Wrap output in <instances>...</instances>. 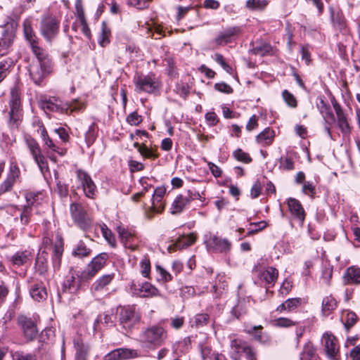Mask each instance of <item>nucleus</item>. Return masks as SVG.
Listing matches in <instances>:
<instances>
[{
  "mask_svg": "<svg viewBox=\"0 0 360 360\" xmlns=\"http://www.w3.org/2000/svg\"><path fill=\"white\" fill-rule=\"evenodd\" d=\"M243 354L247 360H257L256 350L249 344L247 345Z\"/></svg>",
  "mask_w": 360,
  "mask_h": 360,
  "instance_id": "e2e57ef3",
  "label": "nucleus"
},
{
  "mask_svg": "<svg viewBox=\"0 0 360 360\" xmlns=\"http://www.w3.org/2000/svg\"><path fill=\"white\" fill-rule=\"evenodd\" d=\"M247 313L248 309L245 304L242 302H238L231 310V314L238 319L247 314Z\"/></svg>",
  "mask_w": 360,
  "mask_h": 360,
  "instance_id": "49530a36",
  "label": "nucleus"
},
{
  "mask_svg": "<svg viewBox=\"0 0 360 360\" xmlns=\"http://www.w3.org/2000/svg\"><path fill=\"white\" fill-rule=\"evenodd\" d=\"M75 9H76V15L79 20V22H84L85 15L84 11L83 9L82 1V0H76L75 2Z\"/></svg>",
  "mask_w": 360,
  "mask_h": 360,
  "instance_id": "13d9d810",
  "label": "nucleus"
},
{
  "mask_svg": "<svg viewBox=\"0 0 360 360\" xmlns=\"http://www.w3.org/2000/svg\"><path fill=\"white\" fill-rule=\"evenodd\" d=\"M233 156L238 161L245 163H249L252 161V158H250V156L247 153L244 152L243 150L240 148L237 149L233 152Z\"/></svg>",
  "mask_w": 360,
  "mask_h": 360,
  "instance_id": "6e6d98bb",
  "label": "nucleus"
},
{
  "mask_svg": "<svg viewBox=\"0 0 360 360\" xmlns=\"http://www.w3.org/2000/svg\"><path fill=\"white\" fill-rule=\"evenodd\" d=\"M283 98L287 105L291 108H295L297 105L295 97L288 90H284L282 93Z\"/></svg>",
  "mask_w": 360,
  "mask_h": 360,
  "instance_id": "4d7b16f0",
  "label": "nucleus"
},
{
  "mask_svg": "<svg viewBox=\"0 0 360 360\" xmlns=\"http://www.w3.org/2000/svg\"><path fill=\"white\" fill-rule=\"evenodd\" d=\"M279 162V167L283 170L289 171L294 169V162L290 157H281Z\"/></svg>",
  "mask_w": 360,
  "mask_h": 360,
  "instance_id": "3c124183",
  "label": "nucleus"
},
{
  "mask_svg": "<svg viewBox=\"0 0 360 360\" xmlns=\"http://www.w3.org/2000/svg\"><path fill=\"white\" fill-rule=\"evenodd\" d=\"M59 20L54 16L47 15L41 19V34L47 41H51L58 34Z\"/></svg>",
  "mask_w": 360,
  "mask_h": 360,
  "instance_id": "0eeeda50",
  "label": "nucleus"
},
{
  "mask_svg": "<svg viewBox=\"0 0 360 360\" xmlns=\"http://www.w3.org/2000/svg\"><path fill=\"white\" fill-rule=\"evenodd\" d=\"M200 197L199 193L194 190H188L186 194L177 195L172 205L171 213L173 214L181 213L192 200Z\"/></svg>",
  "mask_w": 360,
  "mask_h": 360,
  "instance_id": "6e6552de",
  "label": "nucleus"
},
{
  "mask_svg": "<svg viewBox=\"0 0 360 360\" xmlns=\"http://www.w3.org/2000/svg\"><path fill=\"white\" fill-rule=\"evenodd\" d=\"M344 279L346 284H359L360 269L354 266L349 267L344 274Z\"/></svg>",
  "mask_w": 360,
  "mask_h": 360,
  "instance_id": "c756f323",
  "label": "nucleus"
},
{
  "mask_svg": "<svg viewBox=\"0 0 360 360\" xmlns=\"http://www.w3.org/2000/svg\"><path fill=\"white\" fill-rule=\"evenodd\" d=\"M248 343L240 339H233L230 343V356L233 360H240Z\"/></svg>",
  "mask_w": 360,
  "mask_h": 360,
  "instance_id": "a878e982",
  "label": "nucleus"
},
{
  "mask_svg": "<svg viewBox=\"0 0 360 360\" xmlns=\"http://www.w3.org/2000/svg\"><path fill=\"white\" fill-rule=\"evenodd\" d=\"M205 244L208 250L218 252H226L230 250L231 243L226 238H220L214 234L205 236Z\"/></svg>",
  "mask_w": 360,
  "mask_h": 360,
  "instance_id": "9b49d317",
  "label": "nucleus"
},
{
  "mask_svg": "<svg viewBox=\"0 0 360 360\" xmlns=\"http://www.w3.org/2000/svg\"><path fill=\"white\" fill-rule=\"evenodd\" d=\"M119 319L124 329L130 330L140 321L141 315L135 305H127L121 308Z\"/></svg>",
  "mask_w": 360,
  "mask_h": 360,
  "instance_id": "20e7f679",
  "label": "nucleus"
},
{
  "mask_svg": "<svg viewBox=\"0 0 360 360\" xmlns=\"http://www.w3.org/2000/svg\"><path fill=\"white\" fill-rule=\"evenodd\" d=\"M287 204L292 216L302 225L305 219L306 214L300 201L295 198H290L287 200Z\"/></svg>",
  "mask_w": 360,
  "mask_h": 360,
  "instance_id": "5701e85b",
  "label": "nucleus"
},
{
  "mask_svg": "<svg viewBox=\"0 0 360 360\" xmlns=\"http://www.w3.org/2000/svg\"><path fill=\"white\" fill-rule=\"evenodd\" d=\"M14 36L11 33H5L0 38V56L8 53L11 46L13 44Z\"/></svg>",
  "mask_w": 360,
  "mask_h": 360,
  "instance_id": "c9c22d12",
  "label": "nucleus"
},
{
  "mask_svg": "<svg viewBox=\"0 0 360 360\" xmlns=\"http://www.w3.org/2000/svg\"><path fill=\"white\" fill-rule=\"evenodd\" d=\"M11 58H5L0 61V83L6 78L13 65Z\"/></svg>",
  "mask_w": 360,
  "mask_h": 360,
  "instance_id": "79ce46f5",
  "label": "nucleus"
},
{
  "mask_svg": "<svg viewBox=\"0 0 360 360\" xmlns=\"http://www.w3.org/2000/svg\"><path fill=\"white\" fill-rule=\"evenodd\" d=\"M9 121L8 124L11 128H18L22 117V106L20 97V93L17 88L14 87L11 90V98L9 101Z\"/></svg>",
  "mask_w": 360,
  "mask_h": 360,
  "instance_id": "f03ea898",
  "label": "nucleus"
},
{
  "mask_svg": "<svg viewBox=\"0 0 360 360\" xmlns=\"http://www.w3.org/2000/svg\"><path fill=\"white\" fill-rule=\"evenodd\" d=\"M25 141L30 153L32 154L34 161L40 168L41 171L43 172L44 169H47V163L44 156L41 153V150L38 142L30 136L27 137Z\"/></svg>",
  "mask_w": 360,
  "mask_h": 360,
  "instance_id": "2eb2a0df",
  "label": "nucleus"
},
{
  "mask_svg": "<svg viewBox=\"0 0 360 360\" xmlns=\"http://www.w3.org/2000/svg\"><path fill=\"white\" fill-rule=\"evenodd\" d=\"M332 105L337 116V124L340 130L345 136L349 135L352 131V127L349 122L347 114L335 98L332 100Z\"/></svg>",
  "mask_w": 360,
  "mask_h": 360,
  "instance_id": "4468645a",
  "label": "nucleus"
},
{
  "mask_svg": "<svg viewBox=\"0 0 360 360\" xmlns=\"http://www.w3.org/2000/svg\"><path fill=\"white\" fill-rule=\"evenodd\" d=\"M114 278V274H105L98 278L91 285L92 292H101L105 290L106 287Z\"/></svg>",
  "mask_w": 360,
  "mask_h": 360,
  "instance_id": "c85d7f7f",
  "label": "nucleus"
},
{
  "mask_svg": "<svg viewBox=\"0 0 360 360\" xmlns=\"http://www.w3.org/2000/svg\"><path fill=\"white\" fill-rule=\"evenodd\" d=\"M128 4L138 10L147 9L152 0H127Z\"/></svg>",
  "mask_w": 360,
  "mask_h": 360,
  "instance_id": "8fccbe9b",
  "label": "nucleus"
},
{
  "mask_svg": "<svg viewBox=\"0 0 360 360\" xmlns=\"http://www.w3.org/2000/svg\"><path fill=\"white\" fill-rule=\"evenodd\" d=\"M77 177L82 186L85 195L94 199L96 195V186L91 177L84 171L79 169L77 171Z\"/></svg>",
  "mask_w": 360,
  "mask_h": 360,
  "instance_id": "f8f14e48",
  "label": "nucleus"
},
{
  "mask_svg": "<svg viewBox=\"0 0 360 360\" xmlns=\"http://www.w3.org/2000/svg\"><path fill=\"white\" fill-rule=\"evenodd\" d=\"M140 272L141 275L147 278H150V262L148 255L143 256L140 262Z\"/></svg>",
  "mask_w": 360,
  "mask_h": 360,
  "instance_id": "c03bdc74",
  "label": "nucleus"
},
{
  "mask_svg": "<svg viewBox=\"0 0 360 360\" xmlns=\"http://www.w3.org/2000/svg\"><path fill=\"white\" fill-rule=\"evenodd\" d=\"M131 290L133 294L140 297H153L160 295L158 289L149 282L136 285L132 283Z\"/></svg>",
  "mask_w": 360,
  "mask_h": 360,
  "instance_id": "dca6fc26",
  "label": "nucleus"
},
{
  "mask_svg": "<svg viewBox=\"0 0 360 360\" xmlns=\"http://www.w3.org/2000/svg\"><path fill=\"white\" fill-rule=\"evenodd\" d=\"M167 337V331L162 327L156 326L147 328L141 336L142 341L154 347L162 345Z\"/></svg>",
  "mask_w": 360,
  "mask_h": 360,
  "instance_id": "39448f33",
  "label": "nucleus"
},
{
  "mask_svg": "<svg viewBox=\"0 0 360 360\" xmlns=\"http://www.w3.org/2000/svg\"><path fill=\"white\" fill-rule=\"evenodd\" d=\"M337 307V301L332 296H326L322 301V312L324 315H329Z\"/></svg>",
  "mask_w": 360,
  "mask_h": 360,
  "instance_id": "58836bf2",
  "label": "nucleus"
},
{
  "mask_svg": "<svg viewBox=\"0 0 360 360\" xmlns=\"http://www.w3.org/2000/svg\"><path fill=\"white\" fill-rule=\"evenodd\" d=\"M13 359L14 360H37L35 355L20 352H15Z\"/></svg>",
  "mask_w": 360,
  "mask_h": 360,
  "instance_id": "0e129e2a",
  "label": "nucleus"
},
{
  "mask_svg": "<svg viewBox=\"0 0 360 360\" xmlns=\"http://www.w3.org/2000/svg\"><path fill=\"white\" fill-rule=\"evenodd\" d=\"M155 269L160 276V280L164 282H169L172 280V276L160 265H156Z\"/></svg>",
  "mask_w": 360,
  "mask_h": 360,
  "instance_id": "bf43d9fd",
  "label": "nucleus"
},
{
  "mask_svg": "<svg viewBox=\"0 0 360 360\" xmlns=\"http://www.w3.org/2000/svg\"><path fill=\"white\" fill-rule=\"evenodd\" d=\"M205 120L210 126H215L219 122V118L214 112H208L205 114Z\"/></svg>",
  "mask_w": 360,
  "mask_h": 360,
  "instance_id": "338daca9",
  "label": "nucleus"
},
{
  "mask_svg": "<svg viewBox=\"0 0 360 360\" xmlns=\"http://www.w3.org/2000/svg\"><path fill=\"white\" fill-rule=\"evenodd\" d=\"M108 257V255L105 252H102L96 256L87 266L81 272L79 276L80 280L85 281L92 278L101 269L104 267Z\"/></svg>",
  "mask_w": 360,
  "mask_h": 360,
  "instance_id": "7ed1b4c3",
  "label": "nucleus"
},
{
  "mask_svg": "<svg viewBox=\"0 0 360 360\" xmlns=\"http://www.w3.org/2000/svg\"><path fill=\"white\" fill-rule=\"evenodd\" d=\"M36 269L40 275H44L48 270L47 262L37 258L36 261Z\"/></svg>",
  "mask_w": 360,
  "mask_h": 360,
  "instance_id": "69168bd1",
  "label": "nucleus"
},
{
  "mask_svg": "<svg viewBox=\"0 0 360 360\" xmlns=\"http://www.w3.org/2000/svg\"><path fill=\"white\" fill-rule=\"evenodd\" d=\"M53 63L44 66L43 63L32 62L29 67V73L32 81L39 84L52 72Z\"/></svg>",
  "mask_w": 360,
  "mask_h": 360,
  "instance_id": "9d476101",
  "label": "nucleus"
},
{
  "mask_svg": "<svg viewBox=\"0 0 360 360\" xmlns=\"http://www.w3.org/2000/svg\"><path fill=\"white\" fill-rule=\"evenodd\" d=\"M340 320L345 328L348 330L353 327L358 320L356 314L349 310L342 311Z\"/></svg>",
  "mask_w": 360,
  "mask_h": 360,
  "instance_id": "72a5a7b5",
  "label": "nucleus"
},
{
  "mask_svg": "<svg viewBox=\"0 0 360 360\" xmlns=\"http://www.w3.org/2000/svg\"><path fill=\"white\" fill-rule=\"evenodd\" d=\"M38 132L40 133L41 138L44 142V146L46 149L51 152H54L60 156H63L66 154L67 150L64 148L60 147L53 142V141L49 137L45 127L41 122L39 123Z\"/></svg>",
  "mask_w": 360,
  "mask_h": 360,
  "instance_id": "f3484780",
  "label": "nucleus"
},
{
  "mask_svg": "<svg viewBox=\"0 0 360 360\" xmlns=\"http://www.w3.org/2000/svg\"><path fill=\"white\" fill-rule=\"evenodd\" d=\"M278 272L276 268L268 266L260 274V279L264 281L266 283H274L278 278Z\"/></svg>",
  "mask_w": 360,
  "mask_h": 360,
  "instance_id": "e433bc0d",
  "label": "nucleus"
},
{
  "mask_svg": "<svg viewBox=\"0 0 360 360\" xmlns=\"http://www.w3.org/2000/svg\"><path fill=\"white\" fill-rule=\"evenodd\" d=\"M70 210L73 221L80 229L85 231L91 226L92 219L82 204L72 203Z\"/></svg>",
  "mask_w": 360,
  "mask_h": 360,
  "instance_id": "423d86ee",
  "label": "nucleus"
},
{
  "mask_svg": "<svg viewBox=\"0 0 360 360\" xmlns=\"http://www.w3.org/2000/svg\"><path fill=\"white\" fill-rule=\"evenodd\" d=\"M117 233L121 242L126 248L135 250L138 246V238L134 231H130L123 226L117 227Z\"/></svg>",
  "mask_w": 360,
  "mask_h": 360,
  "instance_id": "a211bd4d",
  "label": "nucleus"
},
{
  "mask_svg": "<svg viewBox=\"0 0 360 360\" xmlns=\"http://www.w3.org/2000/svg\"><path fill=\"white\" fill-rule=\"evenodd\" d=\"M119 353L120 360H125L137 356V352L134 349L128 348H119L117 349Z\"/></svg>",
  "mask_w": 360,
  "mask_h": 360,
  "instance_id": "09e8293b",
  "label": "nucleus"
},
{
  "mask_svg": "<svg viewBox=\"0 0 360 360\" xmlns=\"http://www.w3.org/2000/svg\"><path fill=\"white\" fill-rule=\"evenodd\" d=\"M196 240V234L191 233L188 235H184L179 236L175 243L170 245L167 250L169 252L176 251V250H181L193 245Z\"/></svg>",
  "mask_w": 360,
  "mask_h": 360,
  "instance_id": "b1692460",
  "label": "nucleus"
},
{
  "mask_svg": "<svg viewBox=\"0 0 360 360\" xmlns=\"http://www.w3.org/2000/svg\"><path fill=\"white\" fill-rule=\"evenodd\" d=\"M41 193H30L26 195L27 205L25 206L24 210L20 214V220L23 224H28L32 207L39 204L38 200L39 198L41 199Z\"/></svg>",
  "mask_w": 360,
  "mask_h": 360,
  "instance_id": "6ab92c4d",
  "label": "nucleus"
},
{
  "mask_svg": "<svg viewBox=\"0 0 360 360\" xmlns=\"http://www.w3.org/2000/svg\"><path fill=\"white\" fill-rule=\"evenodd\" d=\"M266 222L261 221L259 222H254L250 224V227L248 229V235L255 234L266 227Z\"/></svg>",
  "mask_w": 360,
  "mask_h": 360,
  "instance_id": "603ef678",
  "label": "nucleus"
},
{
  "mask_svg": "<svg viewBox=\"0 0 360 360\" xmlns=\"http://www.w3.org/2000/svg\"><path fill=\"white\" fill-rule=\"evenodd\" d=\"M243 327V331L248 335H252L255 341L262 344H267L270 342V337L262 332V326H250L248 323H245Z\"/></svg>",
  "mask_w": 360,
  "mask_h": 360,
  "instance_id": "4be33fe9",
  "label": "nucleus"
},
{
  "mask_svg": "<svg viewBox=\"0 0 360 360\" xmlns=\"http://www.w3.org/2000/svg\"><path fill=\"white\" fill-rule=\"evenodd\" d=\"M274 136V131L267 127L257 136L256 141L262 146H269L272 143Z\"/></svg>",
  "mask_w": 360,
  "mask_h": 360,
  "instance_id": "2f4dec72",
  "label": "nucleus"
},
{
  "mask_svg": "<svg viewBox=\"0 0 360 360\" xmlns=\"http://www.w3.org/2000/svg\"><path fill=\"white\" fill-rule=\"evenodd\" d=\"M18 323L21 326L24 336L25 338L30 341L35 338L38 330L34 321L25 316L18 317Z\"/></svg>",
  "mask_w": 360,
  "mask_h": 360,
  "instance_id": "aec40b11",
  "label": "nucleus"
},
{
  "mask_svg": "<svg viewBox=\"0 0 360 360\" xmlns=\"http://www.w3.org/2000/svg\"><path fill=\"white\" fill-rule=\"evenodd\" d=\"M240 33V27H229L219 34V35L215 39V42L218 45H225L231 42L234 39L235 37L238 35Z\"/></svg>",
  "mask_w": 360,
  "mask_h": 360,
  "instance_id": "393cba45",
  "label": "nucleus"
},
{
  "mask_svg": "<svg viewBox=\"0 0 360 360\" xmlns=\"http://www.w3.org/2000/svg\"><path fill=\"white\" fill-rule=\"evenodd\" d=\"M301 360H318L316 349L311 344L305 345L303 352L300 354Z\"/></svg>",
  "mask_w": 360,
  "mask_h": 360,
  "instance_id": "ea45409f",
  "label": "nucleus"
},
{
  "mask_svg": "<svg viewBox=\"0 0 360 360\" xmlns=\"http://www.w3.org/2000/svg\"><path fill=\"white\" fill-rule=\"evenodd\" d=\"M32 53L35 56L37 60L33 62L43 63L44 66L47 64L53 63L47 51L38 45V43L30 45Z\"/></svg>",
  "mask_w": 360,
  "mask_h": 360,
  "instance_id": "bb28decb",
  "label": "nucleus"
},
{
  "mask_svg": "<svg viewBox=\"0 0 360 360\" xmlns=\"http://www.w3.org/2000/svg\"><path fill=\"white\" fill-rule=\"evenodd\" d=\"M210 320V316L207 314L202 313L196 314L192 321L191 326L195 328H200L206 326Z\"/></svg>",
  "mask_w": 360,
  "mask_h": 360,
  "instance_id": "a19ab883",
  "label": "nucleus"
},
{
  "mask_svg": "<svg viewBox=\"0 0 360 360\" xmlns=\"http://www.w3.org/2000/svg\"><path fill=\"white\" fill-rule=\"evenodd\" d=\"M316 107L322 115L323 119L327 122H335V116L330 109V107L328 103H326V102H325L323 96H320L317 98Z\"/></svg>",
  "mask_w": 360,
  "mask_h": 360,
  "instance_id": "cd10ccee",
  "label": "nucleus"
},
{
  "mask_svg": "<svg viewBox=\"0 0 360 360\" xmlns=\"http://www.w3.org/2000/svg\"><path fill=\"white\" fill-rule=\"evenodd\" d=\"M268 4L267 0H248L246 7L252 11H262L267 6Z\"/></svg>",
  "mask_w": 360,
  "mask_h": 360,
  "instance_id": "37998d69",
  "label": "nucleus"
},
{
  "mask_svg": "<svg viewBox=\"0 0 360 360\" xmlns=\"http://www.w3.org/2000/svg\"><path fill=\"white\" fill-rule=\"evenodd\" d=\"M135 91L138 93L153 94L160 85L158 78L153 73L138 74L134 77Z\"/></svg>",
  "mask_w": 360,
  "mask_h": 360,
  "instance_id": "f257e3e1",
  "label": "nucleus"
},
{
  "mask_svg": "<svg viewBox=\"0 0 360 360\" xmlns=\"http://www.w3.org/2000/svg\"><path fill=\"white\" fill-rule=\"evenodd\" d=\"M139 152L145 158L155 159L158 158V155L154 153L150 150L146 145L143 144L139 147Z\"/></svg>",
  "mask_w": 360,
  "mask_h": 360,
  "instance_id": "680f3d73",
  "label": "nucleus"
},
{
  "mask_svg": "<svg viewBox=\"0 0 360 360\" xmlns=\"http://www.w3.org/2000/svg\"><path fill=\"white\" fill-rule=\"evenodd\" d=\"M91 250L83 242L80 241L74 250L73 255L79 257H84L88 256Z\"/></svg>",
  "mask_w": 360,
  "mask_h": 360,
  "instance_id": "de8ad7c7",
  "label": "nucleus"
},
{
  "mask_svg": "<svg viewBox=\"0 0 360 360\" xmlns=\"http://www.w3.org/2000/svg\"><path fill=\"white\" fill-rule=\"evenodd\" d=\"M101 229L104 238L110 246L115 248L116 246V240L111 230L105 224H103Z\"/></svg>",
  "mask_w": 360,
  "mask_h": 360,
  "instance_id": "a18cd8bd",
  "label": "nucleus"
},
{
  "mask_svg": "<svg viewBox=\"0 0 360 360\" xmlns=\"http://www.w3.org/2000/svg\"><path fill=\"white\" fill-rule=\"evenodd\" d=\"M321 341L328 358L330 360H338L340 356L338 339L333 334L326 333L323 335Z\"/></svg>",
  "mask_w": 360,
  "mask_h": 360,
  "instance_id": "1a4fd4ad",
  "label": "nucleus"
},
{
  "mask_svg": "<svg viewBox=\"0 0 360 360\" xmlns=\"http://www.w3.org/2000/svg\"><path fill=\"white\" fill-rule=\"evenodd\" d=\"M23 31L24 34L27 40L29 41L30 45H32L33 44L38 43V38L35 35L32 27L31 20L29 19H26L23 22Z\"/></svg>",
  "mask_w": 360,
  "mask_h": 360,
  "instance_id": "4c0bfd02",
  "label": "nucleus"
},
{
  "mask_svg": "<svg viewBox=\"0 0 360 360\" xmlns=\"http://www.w3.org/2000/svg\"><path fill=\"white\" fill-rule=\"evenodd\" d=\"M127 122L130 125L137 126L142 122V117L136 112H133L127 117Z\"/></svg>",
  "mask_w": 360,
  "mask_h": 360,
  "instance_id": "052dcab7",
  "label": "nucleus"
},
{
  "mask_svg": "<svg viewBox=\"0 0 360 360\" xmlns=\"http://www.w3.org/2000/svg\"><path fill=\"white\" fill-rule=\"evenodd\" d=\"M151 210L154 212L161 213L165 210V202L162 198L153 196Z\"/></svg>",
  "mask_w": 360,
  "mask_h": 360,
  "instance_id": "864d4df0",
  "label": "nucleus"
},
{
  "mask_svg": "<svg viewBox=\"0 0 360 360\" xmlns=\"http://www.w3.org/2000/svg\"><path fill=\"white\" fill-rule=\"evenodd\" d=\"M30 293L31 297L38 302L46 300L47 297L46 288L42 284L39 283L33 284L30 287Z\"/></svg>",
  "mask_w": 360,
  "mask_h": 360,
  "instance_id": "473e14b6",
  "label": "nucleus"
},
{
  "mask_svg": "<svg viewBox=\"0 0 360 360\" xmlns=\"http://www.w3.org/2000/svg\"><path fill=\"white\" fill-rule=\"evenodd\" d=\"M20 170L15 162H11L6 179L0 184V193L11 191L15 183L20 180Z\"/></svg>",
  "mask_w": 360,
  "mask_h": 360,
  "instance_id": "ddd939ff",
  "label": "nucleus"
},
{
  "mask_svg": "<svg viewBox=\"0 0 360 360\" xmlns=\"http://www.w3.org/2000/svg\"><path fill=\"white\" fill-rule=\"evenodd\" d=\"M41 107L44 110L68 113V105L55 97L41 101Z\"/></svg>",
  "mask_w": 360,
  "mask_h": 360,
  "instance_id": "412c9836",
  "label": "nucleus"
},
{
  "mask_svg": "<svg viewBox=\"0 0 360 360\" xmlns=\"http://www.w3.org/2000/svg\"><path fill=\"white\" fill-rule=\"evenodd\" d=\"M75 360H86L89 347L80 338L74 340Z\"/></svg>",
  "mask_w": 360,
  "mask_h": 360,
  "instance_id": "7c9ffc66",
  "label": "nucleus"
},
{
  "mask_svg": "<svg viewBox=\"0 0 360 360\" xmlns=\"http://www.w3.org/2000/svg\"><path fill=\"white\" fill-rule=\"evenodd\" d=\"M63 252V247L62 245L61 242L58 244H56L53 247V264L54 266H60V257H61Z\"/></svg>",
  "mask_w": 360,
  "mask_h": 360,
  "instance_id": "5fc2aeb1",
  "label": "nucleus"
},
{
  "mask_svg": "<svg viewBox=\"0 0 360 360\" xmlns=\"http://www.w3.org/2000/svg\"><path fill=\"white\" fill-rule=\"evenodd\" d=\"M66 104L68 105V110L70 112H78L84 108V104L78 101H74L70 103H67Z\"/></svg>",
  "mask_w": 360,
  "mask_h": 360,
  "instance_id": "774afa93",
  "label": "nucleus"
},
{
  "mask_svg": "<svg viewBox=\"0 0 360 360\" xmlns=\"http://www.w3.org/2000/svg\"><path fill=\"white\" fill-rule=\"evenodd\" d=\"M31 259V252L25 250L15 252L11 258V262L14 266H22Z\"/></svg>",
  "mask_w": 360,
  "mask_h": 360,
  "instance_id": "f704fd0d",
  "label": "nucleus"
}]
</instances>
